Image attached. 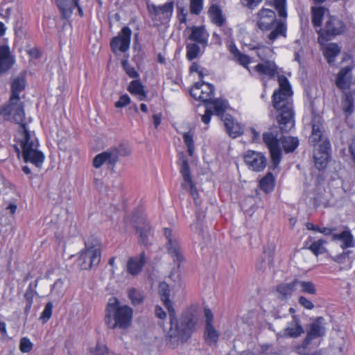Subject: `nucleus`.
<instances>
[{
    "mask_svg": "<svg viewBox=\"0 0 355 355\" xmlns=\"http://www.w3.org/2000/svg\"><path fill=\"white\" fill-rule=\"evenodd\" d=\"M24 87L25 80L23 77H17L12 81L9 103L0 108V114L6 120L14 121L19 125L14 146L18 155L21 153L24 162H31L37 167H40L45 157L43 153L38 150L39 143L35 132L31 131L24 122L25 114L19 98V93Z\"/></svg>",
    "mask_w": 355,
    "mask_h": 355,
    "instance_id": "nucleus-1",
    "label": "nucleus"
},
{
    "mask_svg": "<svg viewBox=\"0 0 355 355\" xmlns=\"http://www.w3.org/2000/svg\"><path fill=\"white\" fill-rule=\"evenodd\" d=\"M266 86V80L277 76L279 89L275 90L272 96V105L279 114L277 121L279 128L282 132H288L295 125L294 111L293 107L291 85L288 80L284 75H280L279 69L273 60H263L253 69Z\"/></svg>",
    "mask_w": 355,
    "mask_h": 355,
    "instance_id": "nucleus-2",
    "label": "nucleus"
},
{
    "mask_svg": "<svg viewBox=\"0 0 355 355\" xmlns=\"http://www.w3.org/2000/svg\"><path fill=\"white\" fill-rule=\"evenodd\" d=\"M159 293L168 311L170 318V328L166 332V343L170 347L175 349L180 343H183L189 338L195 322L189 315L182 317L179 321L177 320L171 301L169 299L170 290L166 283L159 284Z\"/></svg>",
    "mask_w": 355,
    "mask_h": 355,
    "instance_id": "nucleus-3",
    "label": "nucleus"
},
{
    "mask_svg": "<svg viewBox=\"0 0 355 355\" xmlns=\"http://www.w3.org/2000/svg\"><path fill=\"white\" fill-rule=\"evenodd\" d=\"M133 311L127 305H120L116 297L109 300L106 307L105 322L110 329H126L131 325Z\"/></svg>",
    "mask_w": 355,
    "mask_h": 355,
    "instance_id": "nucleus-4",
    "label": "nucleus"
},
{
    "mask_svg": "<svg viewBox=\"0 0 355 355\" xmlns=\"http://www.w3.org/2000/svg\"><path fill=\"white\" fill-rule=\"evenodd\" d=\"M258 27L263 31L273 29L268 38L273 41L279 36H285L286 26L284 21L276 19L275 12L268 8H263L258 13Z\"/></svg>",
    "mask_w": 355,
    "mask_h": 355,
    "instance_id": "nucleus-5",
    "label": "nucleus"
},
{
    "mask_svg": "<svg viewBox=\"0 0 355 355\" xmlns=\"http://www.w3.org/2000/svg\"><path fill=\"white\" fill-rule=\"evenodd\" d=\"M277 128H273L263 134V140L268 148L272 160V168H276L280 163L282 151L279 148Z\"/></svg>",
    "mask_w": 355,
    "mask_h": 355,
    "instance_id": "nucleus-6",
    "label": "nucleus"
},
{
    "mask_svg": "<svg viewBox=\"0 0 355 355\" xmlns=\"http://www.w3.org/2000/svg\"><path fill=\"white\" fill-rule=\"evenodd\" d=\"M173 2H167L162 6H157L153 3H147V9L152 20L159 22L169 21L173 15Z\"/></svg>",
    "mask_w": 355,
    "mask_h": 355,
    "instance_id": "nucleus-7",
    "label": "nucleus"
},
{
    "mask_svg": "<svg viewBox=\"0 0 355 355\" xmlns=\"http://www.w3.org/2000/svg\"><path fill=\"white\" fill-rule=\"evenodd\" d=\"M101 261V251L97 245L87 247L81 251L79 257V265L82 269L87 270L97 266Z\"/></svg>",
    "mask_w": 355,
    "mask_h": 355,
    "instance_id": "nucleus-8",
    "label": "nucleus"
},
{
    "mask_svg": "<svg viewBox=\"0 0 355 355\" xmlns=\"http://www.w3.org/2000/svg\"><path fill=\"white\" fill-rule=\"evenodd\" d=\"M345 31V24L334 16H329L324 28H320L318 31L320 37L326 40H329L331 37L340 35Z\"/></svg>",
    "mask_w": 355,
    "mask_h": 355,
    "instance_id": "nucleus-9",
    "label": "nucleus"
},
{
    "mask_svg": "<svg viewBox=\"0 0 355 355\" xmlns=\"http://www.w3.org/2000/svg\"><path fill=\"white\" fill-rule=\"evenodd\" d=\"M164 234L166 239L168 253L179 267L181 262L184 261V256L176 236L168 228L164 229Z\"/></svg>",
    "mask_w": 355,
    "mask_h": 355,
    "instance_id": "nucleus-10",
    "label": "nucleus"
},
{
    "mask_svg": "<svg viewBox=\"0 0 355 355\" xmlns=\"http://www.w3.org/2000/svg\"><path fill=\"white\" fill-rule=\"evenodd\" d=\"M214 92V85L202 80L200 83H196L190 90L191 96L193 98L204 103H209L211 101Z\"/></svg>",
    "mask_w": 355,
    "mask_h": 355,
    "instance_id": "nucleus-11",
    "label": "nucleus"
},
{
    "mask_svg": "<svg viewBox=\"0 0 355 355\" xmlns=\"http://www.w3.org/2000/svg\"><path fill=\"white\" fill-rule=\"evenodd\" d=\"M132 35L131 29L128 27H123L119 35L112 38L110 42V46L114 53L118 51L125 53L130 48V37Z\"/></svg>",
    "mask_w": 355,
    "mask_h": 355,
    "instance_id": "nucleus-12",
    "label": "nucleus"
},
{
    "mask_svg": "<svg viewBox=\"0 0 355 355\" xmlns=\"http://www.w3.org/2000/svg\"><path fill=\"white\" fill-rule=\"evenodd\" d=\"M244 161L249 168L254 171L263 170L267 162L266 157L263 153L254 150H248L245 153Z\"/></svg>",
    "mask_w": 355,
    "mask_h": 355,
    "instance_id": "nucleus-13",
    "label": "nucleus"
},
{
    "mask_svg": "<svg viewBox=\"0 0 355 355\" xmlns=\"http://www.w3.org/2000/svg\"><path fill=\"white\" fill-rule=\"evenodd\" d=\"M324 319L322 317H318L311 324L307 335L303 341V347H306L310 343L318 338L325 335L326 328L324 325Z\"/></svg>",
    "mask_w": 355,
    "mask_h": 355,
    "instance_id": "nucleus-14",
    "label": "nucleus"
},
{
    "mask_svg": "<svg viewBox=\"0 0 355 355\" xmlns=\"http://www.w3.org/2000/svg\"><path fill=\"white\" fill-rule=\"evenodd\" d=\"M330 148V143L329 141H323L322 144H320L319 147L315 149L313 158L315 167L319 170L325 168L327 166L329 157V150Z\"/></svg>",
    "mask_w": 355,
    "mask_h": 355,
    "instance_id": "nucleus-15",
    "label": "nucleus"
},
{
    "mask_svg": "<svg viewBox=\"0 0 355 355\" xmlns=\"http://www.w3.org/2000/svg\"><path fill=\"white\" fill-rule=\"evenodd\" d=\"M180 173L184 181V183L182 184V187L184 188L188 187L190 189L191 196L196 200L198 195V191L190 175V169L187 159L183 155L181 157Z\"/></svg>",
    "mask_w": 355,
    "mask_h": 355,
    "instance_id": "nucleus-16",
    "label": "nucleus"
},
{
    "mask_svg": "<svg viewBox=\"0 0 355 355\" xmlns=\"http://www.w3.org/2000/svg\"><path fill=\"white\" fill-rule=\"evenodd\" d=\"M304 333L301 320L298 316L293 315L292 320L287 324L283 333H278V337L297 338Z\"/></svg>",
    "mask_w": 355,
    "mask_h": 355,
    "instance_id": "nucleus-17",
    "label": "nucleus"
},
{
    "mask_svg": "<svg viewBox=\"0 0 355 355\" xmlns=\"http://www.w3.org/2000/svg\"><path fill=\"white\" fill-rule=\"evenodd\" d=\"M228 49L233 56V60L245 68L249 73L252 74V70L249 67V64L252 62V58L241 53L234 43H230L228 45Z\"/></svg>",
    "mask_w": 355,
    "mask_h": 355,
    "instance_id": "nucleus-18",
    "label": "nucleus"
},
{
    "mask_svg": "<svg viewBox=\"0 0 355 355\" xmlns=\"http://www.w3.org/2000/svg\"><path fill=\"white\" fill-rule=\"evenodd\" d=\"M78 0H55L56 4L59 8L64 18H69L73 12L74 8L77 7L79 15L83 16V12L78 3Z\"/></svg>",
    "mask_w": 355,
    "mask_h": 355,
    "instance_id": "nucleus-19",
    "label": "nucleus"
},
{
    "mask_svg": "<svg viewBox=\"0 0 355 355\" xmlns=\"http://www.w3.org/2000/svg\"><path fill=\"white\" fill-rule=\"evenodd\" d=\"M15 63V58L10 54V47L6 44L0 46V74L9 70Z\"/></svg>",
    "mask_w": 355,
    "mask_h": 355,
    "instance_id": "nucleus-20",
    "label": "nucleus"
},
{
    "mask_svg": "<svg viewBox=\"0 0 355 355\" xmlns=\"http://www.w3.org/2000/svg\"><path fill=\"white\" fill-rule=\"evenodd\" d=\"M352 66L349 65L340 70L336 80V85L339 89L345 90L349 87L352 78Z\"/></svg>",
    "mask_w": 355,
    "mask_h": 355,
    "instance_id": "nucleus-21",
    "label": "nucleus"
},
{
    "mask_svg": "<svg viewBox=\"0 0 355 355\" xmlns=\"http://www.w3.org/2000/svg\"><path fill=\"white\" fill-rule=\"evenodd\" d=\"M191 34L189 37L190 40L194 41L196 43L202 45L204 48L207 46L208 39L209 37V33L206 31L205 28L202 26H193L191 28Z\"/></svg>",
    "mask_w": 355,
    "mask_h": 355,
    "instance_id": "nucleus-22",
    "label": "nucleus"
},
{
    "mask_svg": "<svg viewBox=\"0 0 355 355\" xmlns=\"http://www.w3.org/2000/svg\"><path fill=\"white\" fill-rule=\"evenodd\" d=\"M223 121L226 131L231 137L236 138L243 133L242 126L237 121H235L231 115L225 114Z\"/></svg>",
    "mask_w": 355,
    "mask_h": 355,
    "instance_id": "nucleus-23",
    "label": "nucleus"
},
{
    "mask_svg": "<svg viewBox=\"0 0 355 355\" xmlns=\"http://www.w3.org/2000/svg\"><path fill=\"white\" fill-rule=\"evenodd\" d=\"M146 262L144 252H141L139 255L130 257L127 263L128 272L132 275H136L139 273Z\"/></svg>",
    "mask_w": 355,
    "mask_h": 355,
    "instance_id": "nucleus-24",
    "label": "nucleus"
},
{
    "mask_svg": "<svg viewBox=\"0 0 355 355\" xmlns=\"http://www.w3.org/2000/svg\"><path fill=\"white\" fill-rule=\"evenodd\" d=\"M322 124L320 121H313L312 132L309 138V142L313 146L322 144L323 141H327L322 135Z\"/></svg>",
    "mask_w": 355,
    "mask_h": 355,
    "instance_id": "nucleus-25",
    "label": "nucleus"
},
{
    "mask_svg": "<svg viewBox=\"0 0 355 355\" xmlns=\"http://www.w3.org/2000/svg\"><path fill=\"white\" fill-rule=\"evenodd\" d=\"M295 288L296 282H295V280L290 283L279 284L276 288V296L282 300L286 301L291 297Z\"/></svg>",
    "mask_w": 355,
    "mask_h": 355,
    "instance_id": "nucleus-26",
    "label": "nucleus"
},
{
    "mask_svg": "<svg viewBox=\"0 0 355 355\" xmlns=\"http://www.w3.org/2000/svg\"><path fill=\"white\" fill-rule=\"evenodd\" d=\"M312 12V23L315 28H321L322 20L323 17L329 14V10L322 6L313 7Z\"/></svg>",
    "mask_w": 355,
    "mask_h": 355,
    "instance_id": "nucleus-27",
    "label": "nucleus"
},
{
    "mask_svg": "<svg viewBox=\"0 0 355 355\" xmlns=\"http://www.w3.org/2000/svg\"><path fill=\"white\" fill-rule=\"evenodd\" d=\"M211 21L218 26H222L225 21V18L222 14V10L217 5L210 6L208 11Z\"/></svg>",
    "mask_w": 355,
    "mask_h": 355,
    "instance_id": "nucleus-28",
    "label": "nucleus"
},
{
    "mask_svg": "<svg viewBox=\"0 0 355 355\" xmlns=\"http://www.w3.org/2000/svg\"><path fill=\"white\" fill-rule=\"evenodd\" d=\"M112 155L110 154L109 149L105 152L98 154L93 159V166L96 168H99L105 162L112 166H114L115 164L114 163L113 156L112 157Z\"/></svg>",
    "mask_w": 355,
    "mask_h": 355,
    "instance_id": "nucleus-29",
    "label": "nucleus"
},
{
    "mask_svg": "<svg viewBox=\"0 0 355 355\" xmlns=\"http://www.w3.org/2000/svg\"><path fill=\"white\" fill-rule=\"evenodd\" d=\"M128 90L131 94L138 96L139 101H144L146 98L144 87L139 80L131 81Z\"/></svg>",
    "mask_w": 355,
    "mask_h": 355,
    "instance_id": "nucleus-30",
    "label": "nucleus"
},
{
    "mask_svg": "<svg viewBox=\"0 0 355 355\" xmlns=\"http://www.w3.org/2000/svg\"><path fill=\"white\" fill-rule=\"evenodd\" d=\"M340 53V47L336 43L329 44L324 50V55L329 64L335 62L336 58Z\"/></svg>",
    "mask_w": 355,
    "mask_h": 355,
    "instance_id": "nucleus-31",
    "label": "nucleus"
},
{
    "mask_svg": "<svg viewBox=\"0 0 355 355\" xmlns=\"http://www.w3.org/2000/svg\"><path fill=\"white\" fill-rule=\"evenodd\" d=\"M333 240H338L343 242V248H352L354 246L353 236L349 231H343L340 234H335L332 236Z\"/></svg>",
    "mask_w": 355,
    "mask_h": 355,
    "instance_id": "nucleus-32",
    "label": "nucleus"
},
{
    "mask_svg": "<svg viewBox=\"0 0 355 355\" xmlns=\"http://www.w3.org/2000/svg\"><path fill=\"white\" fill-rule=\"evenodd\" d=\"M110 154H113L114 163L118 162L119 157H126L130 155L131 150L129 147L125 145H119L117 147L111 148L109 149Z\"/></svg>",
    "mask_w": 355,
    "mask_h": 355,
    "instance_id": "nucleus-33",
    "label": "nucleus"
},
{
    "mask_svg": "<svg viewBox=\"0 0 355 355\" xmlns=\"http://www.w3.org/2000/svg\"><path fill=\"white\" fill-rule=\"evenodd\" d=\"M259 187L266 193H270L274 189L275 177L271 173H268L259 182Z\"/></svg>",
    "mask_w": 355,
    "mask_h": 355,
    "instance_id": "nucleus-34",
    "label": "nucleus"
},
{
    "mask_svg": "<svg viewBox=\"0 0 355 355\" xmlns=\"http://www.w3.org/2000/svg\"><path fill=\"white\" fill-rule=\"evenodd\" d=\"M282 144L286 153H291L295 150L299 145V140L294 137H283Z\"/></svg>",
    "mask_w": 355,
    "mask_h": 355,
    "instance_id": "nucleus-35",
    "label": "nucleus"
},
{
    "mask_svg": "<svg viewBox=\"0 0 355 355\" xmlns=\"http://www.w3.org/2000/svg\"><path fill=\"white\" fill-rule=\"evenodd\" d=\"M295 282H296V287H300L302 292L310 295L316 294L317 290L315 284L312 282L299 281L295 279Z\"/></svg>",
    "mask_w": 355,
    "mask_h": 355,
    "instance_id": "nucleus-36",
    "label": "nucleus"
},
{
    "mask_svg": "<svg viewBox=\"0 0 355 355\" xmlns=\"http://www.w3.org/2000/svg\"><path fill=\"white\" fill-rule=\"evenodd\" d=\"M198 43H189L186 46L187 58L189 60H193L198 58L200 54V47Z\"/></svg>",
    "mask_w": 355,
    "mask_h": 355,
    "instance_id": "nucleus-37",
    "label": "nucleus"
},
{
    "mask_svg": "<svg viewBox=\"0 0 355 355\" xmlns=\"http://www.w3.org/2000/svg\"><path fill=\"white\" fill-rule=\"evenodd\" d=\"M326 241L323 239H319L312 243L308 247V249L311 250L315 255L318 256L319 254H324L326 252Z\"/></svg>",
    "mask_w": 355,
    "mask_h": 355,
    "instance_id": "nucleus-38",
    "label": "nucleus"
},
{
    "mask_svg": "<svg viewBox=\"0 0 355 355\" xmlns=\"http://www.w3.org/2000/svg\"><path fill=\"white\" fill-rule=\"evenodd\" d=\"M213 104V107L214 109V112L216 115L220 116L222 119L223 118L225 112L227 107V101L223 99H216L211 102Z\"/></svg>",
    "mask_w": 355,
    "mask_h": 355,
    "instance_id": "nucleus-39",
    "label": "nucleus"
},
{
    "mask_svg": "<svg viewBox=\"0 0 355 355\" xmlns=\"http://www.w3.org/2000/svg\"><path fill=\"white\" fill-rule=\"evenodd\" d=\"M205 339L207 343H215L218 339V334L212 324H209L205 327Z\"/></svg>",
    "mask_w": 355,
    "mask_h": 355,
    "instance_id": "nucleus-40",
    "label": "nucleus"
},
{
    "mask_svg": "<svg viewBox=\"0 0 355 355\" xmlns=\"http://www.w3.org/2000/svg\"><path fill=\"white\" fill-rule=\"evenodd\" d=\"M342 107L346 114H350L354 110V99L351 94H345L342 101Z\"/></svg>",
    "mask_w": 355,
    "mask_h": 355,
    "instance_id": "nucleus-41",
    "label": "nucleus"
},
{
    "mask_svg": "<svg viewBox=\"0 0 355 355\" xmlns=\"http://www.w3.org/2000/svg\"><path fill=\"white\" fill-rule=\"evenodd\" d=\"M306 226V228L309 230L318 232L322 233L324 235H330L333 233V232H334L336 230L335 228L320 227H319L318 225H315L314 224L311 223H307Z\"/></svg>",
    "mask_w": 355,
    "mask_h": 355,
    "instance_id": "nucleus-42",
    "label": "nucleus"
},
{
    "mask_svg": "<svg viewBox=\"0 0 355 355\" xmlns=\"http://www.w3.org/2000/svg\"><path fill=\"white\" fill-rule=\"evenodd\" d=\"M274 4L279 17L286 19L287 17L286 0H274Z\"/></svg>",
    "mask_w": 355,
    "mask_h": 355,
    "instance_id": "nucleus-43",
    "label": "nucleus"
},
{
    "mask_svg": "<svg viewBox=\"0 0 355 355\" xmlns=\"http://www.w3.org/2000/svg\"><path fill=\"white\" fill-rule=\"evenodd\" d=\"M193 135L188 132L183 135L184 141L188 148V153L190 156H192L194 152V144L193 139Z\"/></svg>",
    "mask_w": 355,
    "mask_h": 355,
    "instance_id": "nucleus-44",
    "label": "nucleus"
},
{
    "mask_svg": "<svg viewBox=\"0 0 355 355\" xmlns=\"http://www.w3.org/2000/svg\"><path fill=\"white\" fill-rule=\"evenodd\" d=\"M128 297L133 304H139L144 300L142 294L135 288H132L129 291Z\"/></svg>",
    "mask_w": 355,
    "mask_h": 355,
    "instance_id": "nucleus-45",
    "label": "nucleus"
},
{
    "mask_svg": "<svg viewBox=\"0 0 355 355\" xmlns=\"http://www.w3.org/2000/svg\"><path fill=\"white\" fill-rule=\"evenodd\" d=\"M53 303L51 302H49L44 306V310L42 311L40 319L43 321V322H47L52 315L53 311Z\"/></svg>",
    "mask_w": 355,
    "mask_h": 355,
    "instance_id": "nucleus-46",
    "label": "nucleus"
},
{
    "mask_svg": "<svg viewBox=\"0 0 355 355\" xmlns=\"http://www.w3.org/2000/svg\"><path fill=\"white\" fill-rule=\"evenodd\" d=\"M33 344L31 340L26 337H23L20 340L19 349L23 353H28L33 349Z\"/></svg>",
    "mask_w": 355,
    "mask_h": 355,
    "instance_id": "nucleus-47",
    "label": "nucleus"
},
{
    "mask_svg": "<svg viewBox=\"0 0 355 355\" xmlns=\"http://www.w3.org/2000/svg\"><path fill=\"white\" fill-rule=\"evenodd\" d=\"M121 63L125 71L130 78H135L139 77V73L130 64L128 60H123Z\"/></svg>",
    "mask_w": 355,
    "mask_h": 355,
    "instance_id": "nucleus-48",
    "label": "nucleus"
},
{
    "mask_svg": "<svg viewBox=\"0 0 355 355\" xmlns=\"http://www.w3.org/2000/svg\"><path fill=\"white\" fill-rule=\"evenodd\" d=\"M203 7V0H191L190 10L191 12L198 15Z\"/></svg>",
    "mask_w": 355,
    "mask_h": 355,
    "instance_id": "nucleus-49",
    "label": "nucleus"
},
{
    "mask_svg": "<svg viewBox=\"0 0 355 355\" xmlns=\"http://www.w3.org/2000/svg\"><path fill=\"white\" fill-rule=\"evenodd\" d=\"M63 282L61 279L56 280L51 286V293H55L59 297L62 295Z\"/></svg>",
    "mask_w": 355,
    "mask_h": 355,
    "instance_id": "nucleus-50",
    "label": "nucleus"
},
{
    "mask_svg": "<svg viewBox=\"0 0 355 355\" xmlns=\"http://www.w3.org/2000/svg\"><path fill=\"white\" fill-rule=\"evenodd\" d=\"M130 102V98L127 94L122 95L119 100L115 103L116 107H124L128 105Z\"/></svg>",
    "mask_w": 355,
    "mask_h": 355,
    "instance_id": "nucleus-51",
    "label": "nucleus"
},
{
    "mask_svg": "<svg viewBox=\"0 0 355 355\" xmlns=\"http://www.w3.org/2000/svg\"><path fill=\"white\" fill-rule=\"evenodd\" d=\"M299 303L306 309L311 310L314 308L313 302L304 296L299 298Z\"/></svg>",
    "mask_w": 355,
    "mask_h": 355,
    "instance_id": "nucleus-52",
    "label": "nucleus"
},
{
    "mask_svg": "<svg viewBox=\"0 0 355 355\" xmlns=\"http://www.w3.org/2000/svg\"><path fill=\"white\" fill-rule=\"evenodd\" d=\"M94 355H108L107 349L104 345H97L96 347L92 350Z\"/></svg>",
    "mask_w": 355,
    "mask_h": 355,
    "instance_id": "nucleus-53",
    "label": "nucleus"
},
{
    "mask_svg": "<svg viewBox=\"0 0 355 355\" xmlns=\"http://www.w3.org/2000/svg\"><path fill=\"white\" fill-rule=\"evenodd\" d=\"M137 232H139L140 241L144 245L148 244V238L150 235V232L148 230H141L140 228H137Z\"/></svg>",
    "mask_w": 355,
    "mask_h": 355,
    "instance_id": "nucleus-54",
    "label": "nucleus"
},
{
    "mask_svg": "<svg viewBox=\"0 0 355 355\" xmlns=\"http://www.w3.org/2000/svg\"><path fill=\"white\" fill-rule=\"evenodd\" d=\"M246 132L252 137L253 142H257L260 139V134L254 128H250Z\"/></svg>",
    "mask_w": 355,
    "mask_h": 355,
    "instance_id": "nucleus-55",
    "label": "nucleus"
},
{
    "mask_svg": "<svg viewBox=\"0 0 355 355\" xmlns=\"http://www.w3.org/2000/svg\"><path fill=\"white\" fill-rule=\"evenodd\" d=\"M262 0H241V3L243 6L248 7L249 8H254Z\"/></svg>",
    "mask_w": 355,
    "mask_h": 355,
    "instance_id": "nucleus-56",
    "label": "nucleus"
},
{
    "mask_svg": "<svg viewBox=\"0 0 355 355\" xmlns=\"http://www.w3.org/2000/svg\"><path fill=\"white\" fill-rule=\"evenodd\" d=\"M212 114H213V112L211 111V110L207 108L205 114L203 115H202V117H201L202 121L205 124H209V123L211 121V117Z\"/></svg>",
    "mask_w": 355,
    "mask_h": 355,
    "instance_id": "nucleus-57",
    "label": "nucleus"
},
{
    "mask_svg": "<svg viewBox=\"0 0 355 355\" xmlns=\"http://www.w3.org/2000/svg\"><path fill=\"white\" fill-rule=\"evenodd\" d=\"M187 11L182 8H178V18L180 23H186L187 21Z\"/></svg>",
    "mask_w": 355,
    "mask_h": 355,
    "instance_id": "nucleus-58",
    "label": "nucleus"
},
{
    "mask_svg": "<svg viewBox=\"0 0 355 355\" xmlns=\"http://www.w3.org/2000/svg\"><path fill=\"white\" fill-rule=\"evenodd\" d=\"M349 252H344L343 254H338L333 259L338 263H343L345 262L346 259H349L348 254Z\"/></svg>",
    "mask_w": 355,
    "mask_h": 355,
    "instance_id": "nucleus-59",
    "label": "nucleus"
},
{
    "mask_svg": "<svg viewBox=\"0 0 355 355\" xmlns=\"http://www.w3.org/2000/svg\"><path fill=\"white\" fill-rule=\"evenodd\" d=\"M204 312L206 318V326L209 324H212L214 316L211 310L209 309H205Z\"/></svg>",
    "mask_w": 355,
    "mask_h": 355,
    "instance_id": "nucleus-60",
    "label": "nucleus"
},
{
    "mask_svg": "<svg viewBox=\"0 0 355 355\" xmlns=\"http://www.w3.org/2000/svg\"><path fill=\"white\" fill-rule=\"evenodd\" d=\"M155 315L160 319H164L166 316V312L159 306H155Z\"/></svg>",
    "mask_w": 355,
    "mask_h": 355,
    "instance_id": "nucleus-61",
    "label": "nucleus"
},
{
    "mask_svg": "<svg viewBox=\"0 0 355 355\" xmlns=\"http://www.w3.org/2000/svg\"><path fill=\"white\" fill-rule=\"evenodd\" d=\"M6 324L3 321H0V336L3 338L7 337Z\"/></svg>",
    "mask_w": 355,
    "mask_h": 355,
    "instance_id": "nucleus-62",
    "label": "nucleus"
},
{
    "mask_svg": "<svg viewBox=\"0 0 355 355\" xmlns=\"http://www.w3.org/2000/svg\"><path fill=\"white\" fill-rule=\"evenodd\" d=\"M33 292L32 289L31 288H29L28 289L26 290V293H25V297H26L28 303L29 302H31V303L33 302Z\"/></svg>",
    "mask_w": 355,
    "mask_h": 355,
    "instance_id": "nucleus-63",
    "label": "nucleus"
},
{
    "mask_svg": "<svg viewBox=\"0 0 355 355\" xmlns=\"http://www.w3.org/2000/svg\"><path fill=\"white\" fill-rule=\"evenodd\" d=\"M349 152L350 153L351 157L353 161L355 162V144H352L349 146Z\"/></svg>",
    "mask_w": 355,
    "mask_h": 355,
    "instance_id": "nucleus-64",
    "label": "nucleus"
}]
</instances>
